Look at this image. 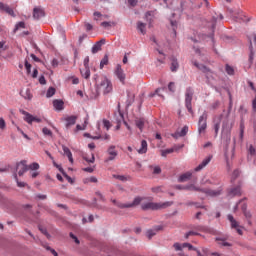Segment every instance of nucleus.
Returning <instances> with one entry per match:
<instances>
[{"label":"nucleus","mask_w":256,"mask_h":256,"mask_svg":"<svg viewBox=\"0 0 256 256\" xmlns=\"http://www.w3.org/2000/svg\"><path fill=\"white\" fill-rule=\"evenodd\" d=\"M231 110H228L227 115L220 114L218 116H214L213 118V129H214V137L217 138L219 136V130L221 129L222 122V131H221V140L224 145V156L226 159L227 167L229 168V162L231 159L235 157V139L231 146V130L235 125V120L229 117Z\"/></svg>","instance_id":"obj_1"},{"label":"nucleus","mask_w":256,"mask_h":256,"mask_svg":"<svg viewBox=\"0 0 256 256\" xmlns=\"http://www.w3.org/2000/svg\"><path fill=\"white\" fill-rule=\"evenodd\" d=\"M97 85V91L99 93H103V95H108V93H111L113 91V84L111 83V80L107 78L106 76H101L96 80Z\"/></svg>","instance_id":"obj_2"},{"label":"nucleus","mask_w":256,"mask_h":256,"mask_svg":"<svg viewBox=\"0 0 256 256\" xmlns=\"http://www.w3.org/2000/svg\"><path fill=\"white\" fill-rule=\"evenodd\" d=\"M173 202H144L141 204V209L143 211H159L160 209H167V207H171Z\"/></svg>","instance_id":"obj_3"},{"label":"nucleus","mask_w":256,"mask_h":256,"mask_svg":"<svg viewBox=\"0 0 256 256\" xmlns=\"http://www.w3.org/2000/svg\"><path fill=\"white\" fill-rule=\"evenodd\" d=\"M184 191H200V193H205L206 195H209V197H218V195H221V190L201 189L195 186V184L184 185Z\"/></svg>","instance_id":"obj_4"},{"label":"nucleus","mask_w":256,"mask_h":256,"mask_svg":"<svg viewBox=\"0 0 256 256\" xmlns=\"http://www.w3.org/2000/svg\"><path fill=\"white\" fill-rule=\"evenodd\" d=\"M143 199H145V198L136 197L130 203H121V202H117V200H112V203H114V205H116V207H119V209H129L131 207H137V205H141V201H143Z\"/></svg>","instance_id":"obj_5"},{"label":"nucleus","mask_w":256,"mask_h":256,"mask_svg":"<svg viewBox=\"0 0 256 256\" xmlns=\"http://www.w3.org/2000/svg\"><path fill=\"white\" fill-rule=\"evenodd\" d=\"M194 93L195 92L193 91V88H191V87H188L185 92V107L191 113V115H193L192 101H193Z\"/></svg>","instance_id":"obj_6"},{"label":"nucleus","mask_w":256,"mask_h":256,"mask_svg":"<svg viewBox=\"0 0 256 256\" xmlns=\"http://www.w3.org/2000/svg\"><path fill=\"white\" fill-rule=\"evenodd\" d=\"M207 111H204L202 115L199 117L198 120V133L199 135H202V133H205L207 131Z\"/></svg>","instance_id":"obj_7"},{"label":"nucleus","mask_w":256,"mask_h":256,"mask_svg":"<svg viewBox=\"0 0 256 256\" xmlns=\"http://www.w3.org/2000/svg\"><path fill=\"white\" fill-rule=\"evenodd\" d=\"M227 219L230 222L231 229H235L238 235H243V227L239 224L238 221H236L235 217H233L231 214H228Z\"/></svg>","instance_id":"obj_8"},{"label":"nucleus","mask_w":256,"mask_h":256,"mask_svg":"<svg viewBox=\"0 0 256 256\" xmlns=\"http://www.w3.org/2000/svg\"><path fill=\"white\" fill-rule=\"evenodd\" d=\"M20 113L24 115V121H26V123H28L29 125H32L33 122L41 123V118L31 115L29 112L25 110H20Z\"/></svg>","instance_id":"obj_9"},{"label":"nucleus","mask_w":256,"mask_h":256,"mask_svg":"<svg viewBox=\"0 0 256 256\" xmlns=\"http://www.w3.org/2000/svg\"><path fill=\"white\" fill-rule=\"evenodd\" d=\"M16 171H18L19 177H23L27 171H29V167L27 165V160H22L16 164Z\"/></svg>","instance_id":"obj_10"},{"label":"nucleus","mask_w":256,"mask_h":256,"mask_svg":"<svg viewBox=\"0 0 256 256\" xmlns=\"http://www.w3.org/2000/svg\"><path fill=\"white\" fill-rule=\"evenodd\" d=\"M107 155L108 158L105 159V163H109V161H115L117 156L119 155V152L115 149V145L109 146L107 149Z\"/></svg>","instance_id":"obj_11"},{"label":"nucleus","mask_w":256,"mask_h":256,"mask_svg":"<svg viewBox=\"0 0 256 256\" xmlns=\"http://www.w3.org/2000/svg\"><path fill=\"white\" fill-rule=\"evenodd\" d=\"M233 17H234L235 21H238V23H245V22L249 21V18H247L245 13H243V11H241V10H238L237 12H235L233 14Z\"/></svg>","instance_id":"obj_12"},{"label":"nucleus","mask_w":256,"mask_h":256,"mask_svg":"<svg viewBox=\"0 0 256 256\" xmlns=\"http://www.w3.org/2000/svg\"><path fill=\"white\" fill-rule=\"evenodd\" d=\"M114 73L121 83H125V72L123 71V68H121L120 64H117Z\"/></svg>","instance_id":"obj_13"},{"label":"nucleus","mask_w":256,"mask_h":256,"mask_svg":"<svg viewBox=\"0 0 256 256\" xmlns=\"http://www.w3.org/2000/svg\"><path fill=\"white\" fill-rule=\"evenodd\" d=\"M211 159H213L212 155L207 156L196 168H194V171L198 173V171H203L205 169V166L208 163H211Z\"/></svg>","instance_id":"obj_14"},{"label":"nucleus","mask_w":256,"mask_h":256,"mask_svg":"<svg viewBox=\"0 0 256 256\" xmlns=\"http://www.w3.org/2000/svg\"><path fill=\"white\" fill-rule=\"evenodd\" d=\"M64 121L66 122V124H65L66 129H69V128L73 127V125H75V123H77V116H75V115L67 116L64 118Z\"/></svg>","instance_id":"obj_15"},{"label":"nucleus","mask_w":256,"mask_h":256,"mask_svg":"<svg viewBox=\"0 0 256 256\" xmlns=\"http://www.w3.org/2000/svg\"><path fill=\"white\" fill-rule=\"evenodd\" d=\"M191 177H193L192 171L185 172L178 177V183H185L190 181Z\"/></svg>","instance_id":"obj_16"},{"label":"nucleus","mask_w":256,"mask_h":256,"mask_svg":"<svg viewBox=\"0 0 256 256\" xmlns=\"http://www.w3.org/2000/svg\"><path fill=\"white\" fill-rule=\"evenodd\" d=\"M0 11H4L8 15H11V17H15V12L13 11V8L9 7V5L3 4V2H0Z\"/></svg>","instance_id":"obj_17"},{"label":"nucleus","mask_w":256,"mask_h":256,"mask_svg":"<svg viewBox=\"0 0 256 256\" xmlns=\"http://www.w3.org/2000/svg\"><path fill=\"white\" fill-rule=\"evenodd\" d=\"M241 196V186L231 188L228 191V197H239Z\"/></svg>","instance_id":"obj_18"},{"label":"nucleus","mask_w":256,"mask_h":256,"mask_svg":"<svg viewBox=\"0 0 256 256\" xmlns=\"http://www.w3.org/2000/svg\"><path fill=\"white\" fill-rule=\"evenodd\" d=\"M20 95L26 101H31V99H33V94H31V89H29V88L21 90Z\"/></svg>","instance_id":"obj_19"},{"label":"nucleus","mask_w":256,"mask_h":256,"mask_svg":"<svg viewBox=\"0 0 256 256\" xmlns=\"http://www.w3.org/2000/svg\"><path fill=\"white\" fill-rule=\"evenodd\" d=\"M41 17H45V10H43L42 8H34L33 18L34 19H41Z\"/></svg>","instance_id":"obj_20"},{"label":"nucleus","mask_w":256,"mask_h":256,"mask_svg":"<svg viewBox=\"0 0 256 256\" xmlns=\"http://www.w3.org/2000/svg\"><path fill=\"white\" fill-rule=\"evenodd\" d=\"M104 43H105V40H100L92 46L91 52L93 53V55H95V53H99V51H101V47L103 46Z\"/></svg>","instance_id":"obj_21"},{"label":"nucleus","mask_w":256,"mask_h":256,"mask_svg":"<svg viewBox=\"0 0 256 256\" xmlns=\"http://www.w3.org/2000/svg\"><path fill=\"white\" fill-rule=\"evenodd\" d=\"M65 103L63 100H54L53 101V107L56 111H63Z\"/></svg>","instance_id":"obj_22"},{"label":"nucleus","mask_w":256,"mask_h":256,"mask_svg":"<svg viewBox=\"0 0 256 256\" xmlns=\"http://www.w3.org/2000/svg\"><path fill=\"white\" fill-rule=\"evenodd\" d=\"M62 150L64 151V155H66V157L68 158V161L73 163V153H71L69 147L62 145Z\"/></svg>","instance_id":"obj_23"},{"label":"nucleus","mask_w":256,"mask_h":256,"mask_svg":"<svg viewBox=\"0 0 256 256\" xmlns=\"http://www.w3.org/2000/svg\"><path fill=\"white\" fill-rule=\"evenodd\" d=\"M87 125H89V116L84 118V123L82 125L78 124L76 126V131H85V129H87Z\"/></svg>","instance_id":"obj_24"},{"label":"nucleus","mask_w":256,"mask_h":256,"mask_svg":"<svg viewBox=\"0 0 256 256\" xmlns=\"http://www.w3.org/2000/svg\"><path fill=\"white\" fill-rule=\"evenodd\" d=\"M13 178L17 184V187H20V188L28 187V189H29V185L26 182L19 181V177L17 176L16 172L13 174Z\"/></svg>","instance_id":"obj_25"},{"label":"nucleus","mask_w":256,"mask_h":256,"mask_svg":"<svg viewBox=\"0 0 256 256\" xmlns=\"http://www.w3.org/2000/svg\"><path fill=\"white\" fill-rule=\"evenodd\" d=\"M157 231H161V226H158L156 229H150L146 232L148 239H151L157 235Z\"/></svg>","instance_id":"obj_26"},{"label":"nucleus","mask_w":256,"mask_h":256,"mask_svg":"<svg viewBox=\"0 0 256 256\" xmlns=\"http://www.w3.org/2000/svg\"><path fill=\"white\" fill-rule=\"evenodd\" d=\"M147 24L143 23V22H138L137 23V30L142 34L145 35V33H147Z\"/></svg>","instance_id":"obj_27"},{"label":"nucleus","mask_w":256,"mask_h":256,"mask_svg":"<svg viewBox=\"0 0 256 256\" xmlns=\"http://www.w3.org/2000/svg\"><path fill=\"white\" fill-rule=\"evenodd\" d=\"M183 247H187L189 251H197L198 256H207V254H201V251L197 250V248H194V246L189 243H183Z\"/></svg>","instance_id":"obj_28"},{"label":"nucleus","mask_w":256,"mask_h":256,"mask_svg":"<svg viewBox=\"0 0 256 256\" xmlns=\"http://www.w3.org/2000/svg\"><path fill=\"white\" fill-rule=\"evenodd\" d=\"M138 153L140 155H145V153H147V141L146 140L141 141V147L138 150Z\"/></svg>","instance_id":"obj_29"},{"label":"nucleus","mask_w":256,"mask_h":256,"mask_svg":"<svg viewBox=\"0 0 256 256\" xmlns=\"http://www.w3.org/2000/svg\"><path fill=\"white\" fill-rule=\"evenodd\" d=\"M80 73L84 79L91 77V70L89 68L84 67V69H80Z\"/></svg>","instance_id":"obj_30"},{"label":"nucleus","mask_w":256,"mask_h":256,"mask_svg":"<svg viewBox=\"0 0 256 256\" xmlns=\"http://www.w3.org/2000/svg\"><path fill=\"white\" fill-rule=\"evenodd\" d=\"M177 69H179V62L177 61L176 58H172L170 70H171L173 73H175V71H177Z\"/></svg>","instance_id":"obj_31"},{"label":"nucleus","mask_w":256,"mask_h":256,"mask_svg":"<svg viewBox=\"0 0 256 256\" xmlns=\"http://www.w3.org/2000/svg\"><path fill=\"white\" fill-rule=\"evenodd\" d=\"M217 21H223V14H219L218 17L214 16L212 18V22H211L212 31L215 30V23H217Z\"/></svg>","instance_id":"obj_32"},{"label":"nucleus","mask_w":256,"mask_h":256,"mask_svg":"<svg viewBox=\"0 0 256 256\" xmlns=\"http://www.w3.org/2000/svg\"><path fill=\"white\" fill-rule=\"evenodd\" d=\"M195 67H197V69H199L200 71H203V73H211V71L209 70V68H207L205 65L203 64H199L197 62H194Z\"/></svg>","instance_id":"obj_33"},{"label":"nucleus","mask_w":256,"mask_h":256,"mask_svg":"<svg viewBox=\"0 0 256 256\" xmlns=\"http://www.w3.org/2000/svg\"><path fill=\"white\" fill-rule=\"evenodd\" d=\"M135 123H136V127H138L140 131H143V128L145 127V118H140L136 120Z\"/></svg>","instance_id":"obj_34"},{"label":"nucleus","mask_w":256,"mask_h":256,"mask_svg":"<svg viewBox=\"0 0 256 256\" xmlns=\"http://www.w3.org/2000/svg\"><path fill=\"white\" fill-rule=\"evenodd\" d=\"M107 15H103L100 12H94V20L102 21V19H106Z\"/></svg>","instance_id":"obj_35"},{"label":"nucleus","mask_w":256,"mask_h":256,"mask_svg":"<svg viewBox=\"0 0 256 256\" xmlns=\"http://www.w3.org/2000/svg\"><path fill=\"white\" fill-rule=\"evenodd\" d=\"M249 51H250L249 61H250V63H253V59L255 57V51L253 50V44L251 42H250V46H249Z\"/></svg>","instance_id":"obj_36"},{"label":"nucleus","mask_w":256,"mask_h":256,"mask_svg":"<svg viewBox=\"0 0 256 256\" xmlns=\"http://www.w3.org/2000/svg\"><path fill=\"white\" fill-rule=\"evenodd\" d=\"M39 163L33 162L32 164L28 165V171H38Z\"/></svg>","instance_id":"obj_37"},{"label":"nucleus","mask_w":256,"mask_h":256,"mask_svg":"<svg viewBox=\"0 0 256 256\" xmlns=\"http://www.w3.org/2000/svg\"><path fill=\"white\" fill-rule=\"evenodd\" d=\"M109 63V56L105 55L103 59L100 61V69H103L105 65Z\"/></svg>","instance_id":"obj_38"},{"label":"nucleus","mask_w":256,"mask_h":256,"mask_svg":"<svg viewBox=\"0 0 256 256\" xmlns=\"http://www.w3.org/2000/svg\"><path fill=\"white\" fill-rule=\"evenodd\" d=\"M84 161L87 163H95V155L93 153L90 154V158L87 156H83Z\"/></svg>","instance_id":"obj_39"},{"label":"nucleus","mask_w":256,"mask_h":256,"mask_svg":"<svg viewBox=\"0 0 256 256\" xmlns=\"http://www.w3.org/2000/svg\"><path fill=\"white\" fill-rule=\"evenodd\" d=\"M174 151H175V149H173V148L161 150V155L163 157H167V155H170V153H174Z\"/></svg>","instance_id":"obj_40"},{"label":"nucleus","mask_w":256,"mask_h":256,"mask_svg":"<svg viewBox=\"0 0 256 256\" xmlns=\"http://www.w3.org/2000/svg\"><path fill=\"white\" fill-rule=\"evenodd\" d=\"M55 95V88L50 87L46 92L47 99H50V97H53Z\"/></svg>","instance_id":"obj_41"},{"label":"nucleus","mask_w":256,"mask_h":256,"mask_svg":"<svg viewBox=\"0 0 256 256\" xmlns=\"http://www.w3.org/2000/svg\"><path fill=\"white\" fill-rule=\"evenodd\" d=\"M97 177L95 176H91L89 178H85L84 179V183L87 184V183H97Z\"/></svg>","instance_id":"obj_42"},{"label":"nucleus","mask_w":256,"mask_h":256,"mask_svg":"<svg viewBox=\"0 0 256 256\" xmlns=\"http://www.w3.org/2000/svg\"><path fill=\"white\" fill-rule=\"evenodd\" d=\"M178 133L180 134V137H185V135L189 133V126H184Z\"/></svg>","instance_id":"obj_43"},{"label":"nucleus","mask_w":256,"mask_h":256,"mask_svg":"<svg viewBox=\"0 0 256 256\" xmlns=\"http://www.w3.org/2000/svg\"><path fill=\"white\" fill-rule=\"evenodd\" d=\"M225 70L228 75H235V69L229 66V64L226 65Z\"/></svg>","instance_id":"obj_44"},{"label":"nucleus","mask_w":256,"mask_h":256,"mask_svg":"<svg viewBox=\"0 0 256 256\" xmlns=\"http://www.w3.org/2000/svg\"><path fill=\"white\" fill-rule=\"evenodd\" d=\"M221 105V102H219V100H216L215 102H213L211 105H210V109L212 111H215V109H219V106Z\"/></svg>","instance_id":"obj_45"},{"label":"nucleus","mask_w":256,"mask_h":256,"mask_svg":"<svg viewBox=\"0 0 256 256\" xmlns=\"http://www.w3.org/2000/svg\"><path fill=\"white\" fill-rule=\"evenodd\" d=\"M42 133L43 135H47L48 137H53V132L47 127H44L42 129Z\"/></svg>","instance_id":"obj_46"},{"label":"nucleus","mask_w":256,"mask_h":256,"mask_svg":"<svg viewBox=\"0 0 256 256\" xmlns=\"http://www.w3.org/2000/svg\"><path fill=\"white\" fill-rule=\"evenodd\" d=\"M103 123V127L106 129V131H109V129H111V122L107 119H104L102 121Z\"/></svg>","instance_id":"obj_47"},{"label":"nucleus","mask_w":256,"mask_h":256,"mask_svg":"<svg viewBox=\"0 0 256 256\" xmlns=\"http://www.w3.org/2000/svg\"><path fill=\"white\" fill-rule=\"evenodd\" d=\"M173 247L175 251H182L183 249H185V247H183V244L179 242L174 243Z\"/></svg>","instance_id":"obj_48"},{"label":"nucleus","mask_w":256,"mask_h":256,"mask_svg":"<svg viewBox=\"0 0 256 256\" xmlns=\"http://www.w3.org/2000/svg\"><path fill=\"white\" fill-rule=\"evenodd\" d=\"M19 29H25V22H19L16 24L14 31H19Z\"/></svg>","instance_id":"obj_49"},{"label":"nucleus","mask_w":256,"mask_h":256,"mask_svg":"<svg viewBox=\"0 0 256 256\" xmlns=\"http://www.w3.org/2000/svg\"><path fill=\"white\" fill-rule=\"evenodd\" d=\"M8 47L5 45V41H0V55L3 51H7Z\"/></svg>","instance_id":"obj_50"},{"label":"nucleus","mask_w":256,"mask_h":256,"mask_svg":"<svg viewBox=\"0 0 256 256\" xmlns=\"http://www.w3.org/2000/svg\"><path fill=\"white\" fill-rule=\"evenodd\" d=\"M114 179H118L119 181H127V176L125 175H113Z\"/></svg>","instance_id":"obj_51"},{"label":"nucleus","mask_w":256,"mask_h":256,"mask_svg":"<svg viewBox=\"0 0 256 256\" xmlns=\"http://www.w3.org/2000/svg\"><path fill=\"white\" fill-rule=\"evenodd\" d=\"M7 127V123L5 122V119L0 118V129L3 131L4 129H6Z\"/></svg>","instance_id":"obj_52"},{"label":"nucleus","mask_w":256,"mask_h":256,"mask_svg":"<svg viewBox=\"0 0 256 256\" xmlns=\"http://www.w3.org/2000/svg\"><path fill=\"white\" fill-rule=\"evenodd\" d=\"M191 235H201V234H199V232H197V231L192 230V231H189L186 233V235H185L186 239H189V237H191Z\"/></svg>","instance_id":"obj_53"},{"label":"nucleus","mask_w":256,"mask_h":256,"mask_svg":"<svg viewBox=\"0 0 256 256\" xmlns=\"http://www.w3.org/2000/svg\"><path fill=\"white\" fill-rule=\"evenodd\" d=\"M25 69L29 75L31 73V64L27 60H25Z\"/></svg>","instance_id":"obj_54"},{"label":"nucleus","mask_w":256,"mask_h":256,"mask_svg":"<svg viewBox=\"0 0 256 256\" xmlns=\"http://www.w3.org/2000/svg\"><path fill=\"white\" fill-rule=\"evenodd\" d=\"M197 230L202 231L203 233H209V228H207L205 226H198Z\"/></svg>","instance_id":"obj_55"},{"label":"nucleus","mask_w":256,"mask_h":256,"mask_svg":"<svg viewBox=\"0 0 256 256\" xmlns=\"http://www.w3.org/2000/svg\"><path fill=\"white\" fill-rule=\"evenodd\" d=\"M30 176L32 177V179H35L39 176V173L37 170H31Z\"/></svg>","instance_id":"obj_56"},{"label":"nucleus","mask_w":256,"mask_h":256,"mask_svg":"<svg viewBox=\"0 0 256 256\" xmlns=\"http://www.w3.org/2000/svg\"><path fill=\"white\" fill-rule=\"evenodd\" d=\"M168 89L169 91H171L172 93H175V83L170 82L168 85Z\"/></svg>","instance_id":"obj_57"},{"label":"nucleus","mask_w":256,"mask_h":256,"mask_svg":"<svg viewBox=\"0 0 256 256\" xmlns=\"http://www.w3.org/2000/svg\"><path fill=\"white\" fill-rule=\"evenodd\" d=\"M240 175L239 170H234L233 174H232V181H235V179H237V177Z\"/></svg>","instance_id":"obj_58"},{"label":"nucleus","mask_w":256,"mask_h":256,"mask_svg":"<svg viewBox=\"0 0 256 256\" xmlns=\"http://www.w3.org/2000/svg\"><path fill=\"white\" fill-rule=\"evenodd\" d=\"M153 13L154 12H151V11L146 12L145 17L147 21H152L150 17H152Z\"/></svg>","instance_id":"obj_59"},{"label":"nucleus","mask_w":256,"mask_h":256,"mask_svg":"<svg viewBox=\"0 0 256 256\" xmlns=\"http://www.w3.org/2000/svg\"><path fill=\"white\" fill-rule=\"evenodd\" d=\"M39 83H40V85H46L47 84V80H45V76H40L39 77Z\"/></svg>","instance_id":"obj_60"},{"label":"nucleus","mask_w":256,"mask_h":256,"mask_svg":"<svg viewBox=\"0 0 256 256\" xmlns=\"http://www.w3.org/2000/svg\"><path fill=\"white\" fill-rule=\"evenodd\" d=\"M153 173L154 175H159V173H161V167L159 166L154 167Z\"/></svg>","instance_id":"obj_61"},{"label":"nucleus","mask_w":256,"mask_h":256,"mask_svg":"<svg viewBox=\"0 0 256 256\" xmlns=\"http://www.w3.org/2000/svg\"><path fill=\"white\" fill-rule=\"evenodd\" d=\"M101 27L107 29V27H111V22L104 21L101 23Z\"/></svg>","instance_id":"obj_62"},{"label":"nucleus","mask_w":256,"mask_h":256,"mask_svg":"<svg viewBox=\"0 0 256 256\" xmlns=\"http://www.w3.org/2000/svg\"><path fill=\"white\" fill-rule=\"evenodd\" d=\"M51 65L52 67H59V60L54 58L51 62Z\"/></svg>","instance_id":"obj_63"},{"label":"nucleus","mask_w":256,"mask_h":256,"mask_svg":"<svg viewBox=\"0 0 256 256\" xmlns=\"http://www.w3.org/2000/svg\"><path fill=\"white\" fill-rule=\"evenodd\" d=\"M84 67L89 68V56L84 58Z\"/></svg>","instance_id":"obj_64"}]
</instances>
